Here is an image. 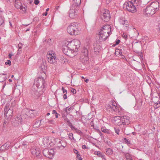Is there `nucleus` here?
Wrapping results in <instances>:
<instances>
[{"label": "nucleus", "instance_id": "obj_1", "mask_svg": "<svg viewBox=\"0 0 160 160\" xmlns=\"http://www.w3.org/2000/svg\"><path fill=\"white\" fill-rule=\"evenodd\" d=\"M46 85V83L44 78L42 76L39 77L35 79L33 86V88L35 89V87H36L38 89L43 90Z\"/></svg>", "mask_w": 160, "mask_h": 160}, {"label": "nucleus", "instance_id": "obj_2", "mask_svg": "<svg viewBox=\"0 0 160 160\" xmlns=\"http://www.w3.org/2000/svg\"><path fill=\"white\" fill-rule=\"evenodd\" d=\"M76 23L75 22L72 23L67 27V31L71 35L78 34V30Z\"/></svg>", "mask_w": 160, "mask_h": 160}, {"label": "nucleus", "instance_id": "obj_3", "mask_svg": "<svg viewBox=\"0 0 160 160\" xmlns=\"http://www.w3.org/2000/svg\"><path fill=\"white\" fill-rule=\"evenodd\" d=\"M123 8L132 13L136 12V8L132 1H129L124 3L123 5Z\"/></svg>", "mask_w": 160, "mask_h": 160}, {"label": "nucleus", "instance_id": "obj_4", "mask_svg": "<svg viewBox=\"0 0 160 160\" xmlns=\"http://www.w3.org/2000/svg\"><path fill=\"white\" fill-rule=\"evenodd\" d=\"M106 108L109 111L119 112V109L117 106V104L114 100H112L108 104H106Z\"/></svg>", "mask_w": 160, "mask_h": 160}, {"label": "nucleus", "instance_id": "obj_5", "mask_svg": "<svg viewBox=\"0 0 160 160\" xmlns=\"http://www.w3.org/2000/svg\"><path fill=\"white\" fill-rule=\"evenodd\" d=\"M62 51L64 54L71 58L74 57L77 54L78 52L76 50H71L64 48H62Z\"/></svg>", "mask_w": 160, "mask_h": 160}, {"label": "nucleus", "instance_id": "obj_6", "mask_svg": "<svg viewBox=\"0 0 160 160\" xmlns=\"http://www.w3.org/2000/svg\"><path fill=\"white\" fill-rule=\"evenodd\" d=\"M9 103H7L4 108V114L6 119L7 120L9 119V118H10V117L12 116V112L13 111L9 108Z\"/></svg>", "mask_w": 160, "mask_h": 160}, {"label": "nucleus", "instance_id": "obj_7", "mask_svg": "<svg viewBox=\"0 0 160 160\" xmlns=\"http://www.w3.org/2000/svg\"><path fill=\"white\" fill-rule=\"evenodd\" d=\"M79 9H76L75 8H73L71 7L69 11V17L72 19H73L77 17L78 13V10Z\"/></svg>", "mask_w": 160, "mask_h": 160}, {"label": "nucleus", "instance_id": "obj_8", "mask_svg": "<svg viewBox=\"0 0 160 160\" xmlns=\"http://www.w3.org/2000/svg\"><path fill=\"white\" fill-rule=\"evenodd\" d=\"M101 17L103 21L105 22L108 21L111 18L109 11L108 10H105L103 14L101 15Z\"/></svg>", "mask_w": 160, "mask_h": 160}, {"label": "nucleus", "instance_id": "obj_9", "mask_svg": "<svg viewBox=\"0 0 160 160\" xmlns=\"http://www.w3.org/2000/svg\"><path fill=\"white\" fill-rule=\"evenodd\" d=\"M37 89H36L35 87V89L33 88V86L32 87L31 91V93L32 96L35 98L39 97L44 92V91L43 90H41V89L38 90Z\"/></svg>", "mask_w": 160, "mask_h": 160}, {"label": "nucleus", "instance_id": "obj_10", "mask_svg": "<svg viewBox=\"0 0 160 160\" xmlns=\"http://www.w3.org/2000/svg\"><path fill=\"white\" fill-rule=\"evenodd\" d=\"M143 11L147 16H151L156 12L150 5L147 6L146 8L143 10Z\"/></svg>", "mask_w": 160, "mask_h": 160}, {"label": "nucleus", "instance_id": "obj_11", "mask_svg": "<svg viewBox=\"0 0 160 160\" xmlns=\"http://www.w3.org/2000/svg\"><path fill=\"white\" fill-rule=\"evenodd\" d=\"M42 153L45 156L52 158L53 156L54 151L52 149L49 150L48 149H45L43 150Z\"/></svg>", "mask_w": 160, "mask_h": 160}, {"label": "nucleus", "instance_id": "obj_12", "mask_svg": "<svg viewBox=\"0 0 160 160\" xmlns=\"http://www.w3.org/2000/svg\"><path fill=\"white\" fill-rule=\"evenodd\" d=\"M88 51L87 48L85 47L83 48L81 51V54L80 57V59H84V60H87L88 58Z\"/></svg>", "mask_w": 160, "mask_h": 160}, {"label": "nucleus", "instance_id": "obj_13", "mask_svg": "<svg viewBox=\"0 0 160 160\" xmlns=\"http://www.w3.org/2000/svg\"><path fill=\"white\" fill-rule=\"evenodd\" d=\"M121 121L123 125H128L130 122L131 118L126 115L121 116Z\"/></svg>", "mask_w": 160, "mask_h": 160}, {"label": "nucleus", "instance_id": "obj_14", "mask_svg": "<svg viewBox=\"0 0 160 160\" xmlns=\"http://www.w3.org/2000/svg\"><path fill=\"white\" fill-rule=\"evenodd\" d=\"M14 6L18 9H20L23 12L26 11V9L25 7H23L21 2L19 0H15L14 2Z\"/></svg>", "mask_w": 160, "mask_h": 160}, {"label": "nucleus", "instance_id": "obj_15", "mask_svg": "<svg viewBox=\"0 0 160 160\" xmlns=\"http://www.w3.org/2000/svg\"><path fill=\"white\" fill-rule=\"evenodd\" d=\"M104 33L103 30H100L98 34L99 39L100 41H105L109 36V35L107 36V34H105Z\"/></svg>", "mask_w": 160, "mask_h": 160}, {"label": "nucleus", "instance_id": "obj_16", "mask_svg": "<svg viewBox=\"0 0 160 160\" xmlns=\"http://www.w3.org/2000/svg\"><path fill=\"white\" fill-rule=\"evenodd\" d=\"M68 43L66 45H63L62 48L71 49V50H76L75 47L72 40L70 41L69 42H68Z\"/></svg>", "mask_w": 160, "mask_h": 160}, {"label": "nucleus", "instance_id": "obj_17", "mask_svg": "<svg viewBox=\"0 0 160 160\" xmlns=\"http://www.w3.org/2000/svg\"><path fill=\"white\" fill-rule=\"evenodd\" d=\"M22 118L21 115L18 116L16 118H14L15 120L14 121V122H12L13 125L17 126L21 124L22 121Z\"/></svg>", "mask_w": 160, "mask_h": 160}, {"label": "nucleus", "instance_id": "obj_18", "mask_svg": "<svg viewBox=\"0 0 160 160\" xmlns=\"http://www.w3.org/2000/svg\"><path fill=\"white\" fill-rule=\"evenodd\" d=\"M32 153L34 156L37 158H40L42 157L41 152L39 151L38 148L32 150Z\"/></svg>", "mask_w": 160, "mask_h": 160}, {"label": "nucleus", "instance_id": "obj_19", "mask_svg": "<svg viewBox=\"0 0 160 160\" xmlns=\"http://www.w3.org/2000/svg\"><path fill=\"white\" fill-rule=\"evenodd\" d=\"M81 2V0H72V4L71 7L72 8L79 9L80 6Z\"/></svg>", "mask_w": 160, "mask_h": 160}, {"label": "nucleus", "instance_id": "obj_20", "mask_svg": "<svg viewBox=\"0 0 160 160\" xmlns=\"http://www.w3.org/2000/svg\"><path fill=\"white\" fill-rule=\"evenodd\" d=\"M28 109L25 108L22 110L21 115L22 118L24 119H28L29 118L30 114L29 113Z\"/></svg>", "mask_w": 160, "mask_h": 160}, {"label": "nucleus", "instance_id": "obj_21", "mask_svg": "<svg viewBox=\"0 0 160 160\" xmlns=\"http://www.w3.org/2000/svg\"><path fill=\"white\" fill-rule=\"evenodd\" d=\"M156 12L159 8V3L158 2H152L150 5Z\"/></svg>", "mask_w": 160, "mask_h": 160}, {"label": "nucleus", "instance_id": "obj_22", "mask_svg": "<svg viewBox=\"0 0 160 160\" xmlns=\"http://www.w3.org/2000/svg\"><path fill=\"white\" fill-rule=\"evenodd\" d=\"M121 121V116H116L114 117L113 120V123L115 124L118 126H120L122 125Z\"/></svg>", "mask_w": 160, "mask_h": 160}, {"label": "nucleus", "instance_id": "obj_23", "mask_svg": "<svg viewBox=\"0 0 160 160\" xmlns=\"http://www.w3.org/2000/svg\"><path fill=\"white\" fill-rule=\"evenodd\" d=\"M93 47L94 48V50L95 52H98L101 50V47L100 45L98 43L97 41L93 43Z\"/></svg>", "mask_w": 160, "mask_h": 160}, {"label": "nucleus", "instance_id": "obj_24", "mask_svg": "<svg viewBox=\"0 0 160 160\" xmlns=\"http://www.w3.org/2000/svg\"><path fill=\"white\" fill-rule=\"evenodd\" d=\"M55 141L56 142L55 144H56L59 148L61 147L64 148L66 146V144H65V146H63V145L62 144L61 141H60V140L58 138L55 139Z\"/></svg>", "mask_w": 160, "mask_h": 160}, {"label": "nucleus", "instance_id": "obj_25", "mask_svg": "<svg viewBox=\"0 0 160 160\" xmlns=\"http://www.w3.org/2000/svg\"><path fill=\"white\" fill-rule=\"evenodd\" d=\"M74 110L75 112H76V114H77L78 113V112L76 110L74 109V108L72 107H66L65 108L64 110L65 112L67 113V114H69L71 110Z\"/></svg>", "mask_w": 160, "mask_h": 160}, {"label": "nucleus", "instance_id": "obj_26", "mask_svg": "<svg viewBox=\"0 0 160 160\" xmlns=\"http://www.w3.org/2000/svg\"><path fill=\"white\" fill-rule=\"evenodd\" d=\"M75 47L76 50H77L78 48L80 47V42L78 39H74L72 40Z\"/></svg>", "mask_w": 160, "mask_h": 160}, {"label": "nucleus", "instance_id": "obj_27", "mask_svg": "<svg viewBox=\"0 0 160 160\" xmlns=\"http://www.w3.org/2000/svg\"><path fill=\"white\" fill-rule=\"evenodd\" d=\"M100 30H103V31L104 30H108L110 31V32H111V28L109 25H105L101 28Z\"/></svg>", "mask_w": 160, "mask_h": 160}, {"label": "nucleus", "instance_id": "obj_28", "mask_svg": "<svg viewBox=\"0 0 160 160\" xmlns=\"http://www.w3.org/2000/svg\"><path fill=\"white\" fill-rule=\"evenodd\" d=\"M7 78V77L6 74H0V82L4 81Z\"/></svg>", "mask_w": 160, "mask_h": 160}, {"label": "nucleus", "instance_id": "obj_29", "mask_svg": "<svg viewBox=\"0 0 160 160\" xmlns=\"http://www.w3.org/2000/svg\"><path fill=\"white\" fill-rule=\"evenodd\" d=\"M29 113L30 114L29 115V117L33 118L35 117L36 113V112L35 111L30 110L28 109Z\"/></svg>", "mask_w": 160, "mask_h": 160}, {"label": "nucleus", "instance_id": "obj_30", "mask_svg": "<svg viewBox=\"0 0 160 160\" xmlns=\"http://www.w3.org/2000/svg\"><path fill=\"white\" fill-rule=\"evenodd\" d=\"M16 108V102L14 101L13 102H12L11 105L10 106H9V108L12 110L13 111L14 110H15Z\"/></svg>", "mask_w": 160, "mask_h": 160}, {"label": "nucleus", "instance_id": "obj_31", "mask_svg": "<svg viewBox=\"0 0 160 160\" xmlns=\"http://www.w3.org/2000/svg\"><path fill=\"white\" fill-rule=\"evenodd\" d=\"M43 119L39 121H37L33 125V128H37L40 126L41 123Z\"/></svg>", "mask_w": 160, "mask_h": 160}, {"label": "nucleus", "instance_id": "obj_32", "mask_svg": "<svg viewBox=\"0 0 160 160\" xmlns=\"http://www.w3.org/2000/svg\"><path fill=\"white\" fill-rule=\"evenodd\" d=\"M39 68L40 70L43 72V74H45V72L46 67L45 66V65L43 64H42L40 66Z\"/></svg>", "mask_w": 160, "mask_h": 160}, {"label": "nucleus", "instance_id": "obj_33", "mask_svg": "<svg viewBox=\"0 0 160 160\" xmlns=\"http://www.w3.org/2000/svg\"><path fill=\"white\" fill-rule=\"evenodd\" d=\"M94 153L95 154H97L99 157H101L102 160H106V159L104 157V155H102L100 151H98L97 152H95Z\"/></svg>", "mask_w": 160, "mask_h": 160}, {"label": "nucleus", "instance_id": "obj_34", "mask_svg": "<svg viewBox=\"0 0 160 160\" xmlns=\"http://www.w3.org/2000/svg\"><path fill=\"white\" fill-rule=\"evenodd\" d=\"M101 131L105 133H110L111 131L109 130L106 128H105L102 127L101 128Z\"/></svg>", "mask_w": 160, "mask_h": 160}, {"label": "nucleus", "instance_id": "obj_35", "mask_svg": "<svg viewBox=\"0 0 160 160\" xmlns=\"http://www.w3.org/2000/svg\"><path fill=\"white\" fill-rule=\"evenodd\" d=\"M122 49H116L115 52V54L116 55H122Z\"/></svg>", "mask_w": 160, "mask_h": 160}, {"label": "nucleus", "instance_id": "obj_36", "mask_svg": "<svg viewBox=\"0 0 160 160\" xmlns=\"http://www.w3.org/2000/svg\"><path fill=\"white\" fill-rule=\"evenodd\" d=\"M155 103L154 105V107L156 109L160 107V102L159 100L158 101L154 102Z\"/></svg>", "mask_w": 160, "mask_h": 160}, {"label": "nucleus", "instance_id": "obj_37", "mask_svg": "<svg viewBox=\"0 0 160 160\" xmlns=\"http://www.w3.org/2000/svg\"><path fill=\"white\" fill-rule=\"evenodd\" d=\"M11 143V142H7L3 145H4V147H5V149H6L8 148L10 146Z\"/></svg>", "mask_w": 160, "mask_h": 160}, {"label": "nucleus", "instance_id": "obj_38", "mask_svg": "<svg viewBox=\"0 0 160 160\" xmlns=\"http://www.w3.org/2000/svg\"><path fill=\"white\" fill-rule=\"evenodd\" d=\"M48 62L50 63H54L56 62V60L55 59H53L52 58H50L49 57H48Z\"/></svg>", "mask_w": 160, "mask_h": 160}, {"label": "nucleus", "instance_id": "obj_39", "mask_svg": "<svg viewBox=\"0 0 160 160\" xmlns=\"http://www.w3.org/2000/svg\"><path fill=\"white\" fill-rule=\"evenodd\" d=\"M74 130L79 135L81 136L82 134V132L79 130L77 128H75L74 129Z\"/></svg>", "mask_w": 160, "mask_h": 160}, {"label": "nucleus", "instance_id": "obj_40", "mask_svg": "<svg viewBox=\"0 0 160 160\" xmlns=\"http://www.w3.org/2000/svg\"><path fill=\"white\" fill-rule=\"evenodd\" d=\"M112 150L110 148H108L106 151V154L108 155H111L113 153Z\"/></svg>", "mask_w": 160, "mask_h": 160}, {"label": "nucleus", "instance_id": "obj_41", "mask_svg": "<svg viewBox=\"0 0 160 160\" xmlns=\"http://www.w3.org/2000/svg\"><path fill=\"white\" fill-rule=\"evenodd\" d=\"M132 1L137 4V5H138L141 4L142 0H132Z\"/></svg>", "mask_w": 160, "mask_h": 160}, {"label": "nucleus", "instance_id": "obj_42", "mask_svg": "<svg viewBox=\"0 0 160 160\" xmlns=\"http://www.w3.org/2000/svg\"><path fill=\"white\" fill-rule=\"evenodd\" d=\"M123 141L127 144H131L130 141L126 138H123Z\"/></svg>", "mask_w": 160, "mask_h": 160}, {"label": "nucleus", "instance_id": "obj_43", "mask_svg": "<svg viewBox=\"0 0 160 160\" xmlns=\"http://www.w3.org/2000/svg\"><path fill=\"white\" fill-rule=\"evenodd\" d=\"M68 137L71 140L74 139L73 134L72 133H70L68 134Z\"/></svg>", "mask_w": 160, "mask_h": 160}, {"label": "nucleus", "instance_id": "obj_44", "mask_svg": "<svg viewBox=\"0 0 160 160\" xmlns=\"http://www.w3.org/2000/svg\"><path fill=\"white\" fill-rule=\"evenodd\" d=\"M4 20L3 17H0V26L4 23Z\"/></svg>", "mask_w": 160, "mask_h": 160}, {"label": "nucleus", "instance_id": "obj_45", "mask_svg": "<svg viewBox=\"0 0 160 160\" xmlns=\"http://www.w3.org/2000/svg\"><path fill=\"white\" fill-rule=\"evenodd\" d=\"M115 132L118 135L119 134V129L117 128H114Z\"/></svg>", "mask_w": 160, "mask_h": 160}, {"label": "nucleus", "instance_id": "obj_46", "mask_svg": "<svg viewBox=\"0 0 160 160\" xmlns=\"http://www.w3.org/2000/svg\"><path fill=\"white\" fill-rule=\"evenodd\" d=\"M68 125L73 130L75 128V127L74 126H73L72 125V123L70 122L69 123H68Z\"/></svg>", "mask_w": 160, "mask_h": 160}, {"label": "nucleus", "instance_id": "obj_47", "mask_svg": "<svg viewBox=\"0 0 160 160\" xmlns=\"http://www.w3.org/2000/svg\"><path fill=\"white\" fill-rule=\"evenodd\" d=\"M6 65H8L9 66H10L11 64V62L10 60H8L5 63Z\"/></svg>", "mask_w": 160, "mask_h": 160}, {"label": "nucleus", "instance_id": "obj_48", "mask_svg": "<svg viewBox=\"0 0 160 160\" xmlns=\"http://www.w3.org/2000/svg\"><path fill=\"white\" fill-rule=\"evenodd\" d=\"M61 89L62 90L63 93H67V90L65 89L63 87H62Z\"/></svg>", "mask_w": 160, "mask_h": 160}, {"label": "nucleus", "instance_id": "obj_49", "mask_svg": "<svg viewBox=\"0 0 160 160\" xmlns=\"http://www.w3.org/2000/svg\"><path fill=\"white\" fill-rule=\"evenodd\" d=\"M71 91L73 94H75L76 92V90L73 88L71 89Z\"/></svg>", "mask_w": 160, "mask_h": 160}, {"label": "nucleus", "instance_id": "obj_50", "mask_svg": "<svg viewBox=\"0 0 160 160\" xmlns=\"http://www.w3.org/2000/svg\"><path fill=\"white\" fill-rule=\"evenodd\" d=\"M110 31H109L108 30H104V32L105 34H108V35H109V32H110Z\"/></svg>", "mask_w": 160, "mask_h": 160}, {"label": "nucleus", "instance_id": "obj_51", "mask_svg": "<svg viewBox=\"0 0 160 160\" xmlns=\"http://www.w3.org/2000/svg\"><path fill=\"white\" fill-rule=\"evenodd\" d=\"M122 36L125 39H127L128 36L126 33H124L122 35Z\"/></svg>", "mask_w": 160, "mask_h": 160}, {"label": "nucleus", "instance_id": "obj_52", "mask_svg": "<svg viewBox=\"0 0 160 160\" xmlns=\"http://www.w3.org/2000/svg\"><path fill=\"white\" fill-rule=\"evenodd\" d=\"M123 155H124L126 158L129 156V153L127 152H122Z\"/></svg>", "mask_w": 160, "mask_h": 160}, {"label": "nucleus", "instance_id": "obj_53", "mask_svg": "<svg viewBox=\"0 0 160 160\" xmlns=\"http://www.w3.org/2000/svg\"><path fill=\"white\" fill-rule=\"evenodd\" d=\"M22 52V49H21L20 48V49H18V52L17 53V55H19Z\"/></svg>", "mask_w": 160, "mask_h": 160}, {"label": "nucleus", "instance_id": "obj_54", "mask_svg": "<svg viewBox=\"0 0 160 160\" xmlns=\"http://www.w3.org/2000/svg\"><path fill=\"white\" fill-rule=\"evenodd\" d=\"M82 148L83 149H88V147H87L85 145H83L82 146Z\"/></svg>", "mask_w": 160, "mask_h": 160}, {"label": "nucleus", "instance_id": "obj_55", "mask_svg": "<svg viewBox=\"0 0 160 160\" xmlns=\"http://www.w3.org/2000/svg\"><path fill=\"white\" fill-rule=\"evenodd\" d=\"M39 0H34V3L36 5H38L39 4Z\"/></svg>", "mask_w": 160, "mask_h": 160}, {"label": "nucleus", "instance_id": "obj_56", "mask_svg": "<svg viewBox=\"0 0 160 160\" xmlns=\"http://www.w3.org/2000/svg\"><path fill=\"white\" fill-rule=\"evenodd\" d=\"M128 23V21L127 20H124L122 21V24L123 25L124 24H126L127 25V24L126 23Z\"/></svg>", "mask_w": 160, "mask_h": 160}, {"label": "nucleus", "instance_id": "obj_57", "mask_svg": "<svg viewBox=\"0 0 160 160\" xmlns=\"http://www.w3.org/2000/svg\"><path fill=\"white\" fill-rule=\"evenodd\" d=\"M0 149L2 151H3L6 149L4 147L3 145L2 146V147L0 148Z\"/></svg>", "mask_w": 160, "mask_h": 160}, {"label": "nucleus", "instance_id": "obj_58", "mask_svg": "<svg viewBox=\"0 0 160 160\" xmlns=\"http://www.w3.org/2000/svg\"><path fill=\"white\" fill-rule=\"evenodd\" d=\"M120 40H119V39L116 40V41L115 42L116 45H118V44H119V43H120Z\"/></svg>", "mask_w": 160, "mask_h": 160}, {"label": "nucleus", "instance_id": "obj_59", "mask_svg": "<svg viewBox=\"0 0 160 160\" xmlns=\"http://www.w3.org/2000/svg\"><path fill=\"white\" fill-rule=\"evenodd\" d=\"M48 56L50 58H52L53 59H55V60H56V58L55 56H52L51 55H49Z\"/></svg>", "mask_w": 160, "mask_h": 160}, {"label": "nucleus", "instance_id": "obj_60", "mask_svg": "<svg viewBox=\"0 0 160 160\" xmlns=\"http://www.w3.org/2000/svg\"><path fill=\"white\" fill-rule=\"evenodd\" d=\"M18 46L19 49H20V48L21 49H22V44L21 43H19L18 45Z\"/></svg>", "mask_w": 160, "mask_h": 160}, {"label": "nucleus", "instance_id": "obj_61", "mask_svg": "<svg viewBox=\"0 0 160 160\" xmlns=\"http://www.w3.org/2000/svg\"><path fill=\"white\" fill-rule=\"evenodd\" d=\"M63 98L64 99H66L67 98V93H65L64 94V95H63Z\"/></svg>", "mask_w": 160, "mask_h": 160}, {"label": "nucleus", "instance_id": "obj_62", "mask_svg": "<svg viewBox=\"0 0 160 160\" xmlns=\"http://www.w3.org/2000/svg\"><path fill=\"white\" fill-rule=\"evenodd\" d=\"M28 142L25 141V142H23L22 143V145L23 146H25L27 144Z\"/></svg>", "mask_w": 160, "mask_h": 160}, {"label": "nucleus", "instance_id": "obj_63", "mask_svg": "<svg viewBox=\"0 0 160 160\" xmlns=\"http://www.w3.org/2000/svg\"><path fill=\"white\" fill-rule=\"evenodd\" d=\"M73 152H74L76 153V154L78 153H79L78 152L76 149H73Z\"/></svg>", "mask_w": 160, "mask_h": 160}, {"label": "nucleus", "instance_id": "obj_64", "mask_svg": "<svg viewBox=\"0 0 160 160\" xmlns=\"http://www.w3.org/2000/svg\"><path fill=\"white\" fill-rule=\"evenodd\" d=\"M57 114V111L55 110H53L52 111V114Z\"/></svg>", "mask_w": 160, "mask_h": 160}]
</instances>
